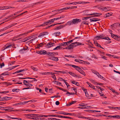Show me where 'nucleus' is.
<instances>
[{
	"label": "nucleus",
	"mask_w": 120,
	"mask_h": 120,
	"mask_svg": "<svg viewBox=\"0 0 120 120\" xmlns=\"http://www.w3.org/2000/svg\"><path fill=\"white\" fill-rule=\"evenodd\" d=\"M44 36V33H42L39 34L38 36V37H42Z\"/></svg>",
	"instance_id": "09e8293b"
},
{
	"label": "nucleus",
	"mask_w": 120,
	"mask_h": 120,
	"mask_svg": "<svg viewBox=\"0 0 120 120\" xmlns=\"http://www.w3.org/2000/svg\"><path fill=\"white\" fill-rule=\"evenodd\" d=\"M12 8H14L11 6H4L3 7H0V10L1 9L4 10L9 9Z\"/></svg>",
	"instance_id": "423d86ee"
},
{
	"label": "nucleus",
	"mask_w": 120,
	"mask_h": 120,
	"mask_svg": "<svg viewBox=\"0 0 120 120\" xmlns=\"http://www.w3.org/2000/svg\"><path fill=\"white\" fill-rule=\"evenodd\" d=\"M87 11H85L84 12V13L86 14V15H93V17H98L99 16L102 15V14L100 13H94L92 14H88L87 12Z\"/></svg>",
	"instance_id": "f03ea898"
},
{
	"label": "nucleus",
	"mask_w": 120,
	"mask_h": 120,
	"mask_svg": "<svg viewBox=\"0 0 120 120\" xmlns=\"http://www.w3.org/2000/svg\"><path fill=\"white\" fill-rule=\"evenodd\" d=\"M84 92H85L86 96L87 97H89V94H88L86 90H84Z\"/></svg>",
	"instance_id": "37998d69"
},
{
	"label": "nucleus",
	"mask_w": 120,
	"mask_h": 120,
	"mask_svg": "<svg viewBox=\"0 0 120 120\" xmlns=\"http://www.w3.org/2000/svg\"><path fill=\"white\" fill-rule=\"evenodd\" d=\"M109 7H105L103 8H102V7H99L98 8V9L100 10H104L105 11H108V8H109Z\"/></svg>",
	"instance_id": "4468645a"
},
{
	"label": "nucleus",
	"mask_w": 120,
	"mask_h": 120,
	"mask_svg": "<svg viewBox=\"0 0 120 120\" xmlns=\"http://www.w3.org/2000/svg\"><path fill=\"white\" fill-rule=\"evenodd\" d=\"M60 45L61 46H66L68 45L67 42H63L62 43H60Z\"/></svg>",
	"instance_id": "f3484780"
},
{
	"label": "nucleus",
	"mask_w": 120,
	"mask_h": 120,
	"mask_svg": "<svg viewBox=\"0 0 120 120\" xmlns=\"http://www.w3.org/2000/svg\"><path fill=\"white\" fill-rule=\"evenodd\" d=\"M10 26V25H9V26H8L6 27H5L4 28L2 29L3 31L6 30V29H7L10 28V27H9Z\"/></svg>",
	"instance_id": "3c124183"
},
{
	"label": "nucleus",
	"mask_w": 120,
	"mask_h": 120,
	"mask_svg": "<svg viewBox=\"0 0 120 120\" xmlns=\"http://www.w3.org/2000/svg\"><path fill=\"white\" fill-rule=\"evenodd\" d=\"M76 102V101H73L72 102H70L68 105V106H70L71 105L75 103Z\"/></svg>",
	"instance_id": "ea45409f"
},
{
	"label": "nucleus",
	"mask_w": 120,
	"mask_h": 120,
	"mask_svg": "<svg viewBox=\"0 0 120 120\" xmlns=\"http://www.w3.org/2000/svg\"><path fill=\"white\" fill-rule=\"evenodd\" d=\"M71 75L77 78L78 77V76L76 75L74 73L71 71H69L68 72Z\"/></svg>",
	"instance_id": "2eb2a0df"
},
{
	"label": "nucleus",
	"mask_w": 120,
	"mask_h": 120,
	"mask_svg": "<svg viewBox=\"0 0 120 120\" xmlns=\"http://www.w3.org/2000/svg\"><path fill=\"white\" fill-rule=\"evenodd\" d=\"M92 111H93V110H85L84 111L86 112H92Z\"/></svg>",
	"instance_id": "680f3d73"
},
{
	"label": "nucleus",
	"mask_w": 120,
	"mask_h": 120,
	"mask_svg": "<svg viewBox=\"0 0 120 120\" xmlns=\"http://www.w3.org/2000/svg\"><path fill=\"white\" fill-rule=\"evenodd\" d=\"M48 120H57L55 118H48Z\"/></svg>",
	"instance_id": "864d4df0"
},
{
	"label": "nucleus",
	"mask_w": 120,
	"mask_h": 120,
	"mask_svg": "<svg viewBox=\"0 0 120 120\" xmlns=\"http://www.w3.org/2000/svg\"><path fill=\"white\" fill-rule=\"evenodd\" d=\"M84 107H79L78 108H79L80 109H90L92 108V107L91 106H87V105H85V106H84Z\"/></svg>",
	"instance_id": "6e6552de"
},
{
	"label": "nucleus",
	"mask_w": 120,
	"mask_h": 120,
	"mask_svg": "<svg viewBox=\"0 0 120 120\" xmlns=\"http://www.w3.org/2000/svg\"><path fill=\"white\" fill-rule=\"evenodd\" d=\"M79 72L81 74H82L84 76H85L86 74L84 71L82 70H80L79 71Z\"/></svg>",
	"instance_id": "473e14b6"
},
{
	"label": "nucleus",
	"mask_w": 120,
	"mask_h": 120,
	"mask_svg": "<svg viewBox=\"0 0 120 120\" xmlns=\"http://www.w3.org/2000/svg\"><path fill=\"white\" fill-rule=\"evenodd\" d=\"M6 108H7V109H5V111H11L12 110H11L12 109V108H10V107H7Z\"/></svg>",
	"instance_id": "7c9ffc66"
},
{
	"label": "nucleus",
	"mask_w": 120,
	"mask_h": 120,
	"mask_svg": "<svg viewBox=\"0 0 120 120\" xmlns=\"http://www.w3.org/2000/svg\"><path fill=\"white\" fill-rule=\"evenodd\" d=\"M23 49H21L19 51V52L21 54H23L25 52L24 51Z\"/></svg>",
	"instance_id": "a18cd8bd"
},
{
	"label": "nucleus",
	"mask_w": 120,
	"mask_h": 120,
	"mask_svg": "<svg viewBox=\"0 0 120 120\" xmlns=\"http://www.w3.org/2000/svg\"><path fill=\"white\" fill-rule=\"evenodd\" d=\"M56 87L58 89H59V90L63 91L64 92H66L67 91V90H65L64 89L62 88H60L59 87Z\"/></svg>",
	"instance_id": "c9c22d12"
},
{
	"label": "nucleus",
	"mask_w": 120,
	"mask_h": 120,
	"mask_svg": "<svg viewBox=\"0 0 120 120\" xmlns=\"http://www.w3.org/2000/svg\"><path fill=\"white\" fill-rule=\"evenodd\" d=\"M64 17V15H62L60 17L57 18H55L53 19H51V20H52L53 21H54L58 19H60Z\"/></svg>",
	"instance_id": "ddd939ff"
},
{
	"label": "nucleus",
	"mask_w": 120,
	"mask_h": 120,
	"mask_svg": "<svg viewBox=\"0 0 120 120\" xmlns=\"http://www.w3.org/2000/svg\"><path fill=\"white\" fill-rule=\"evenodd\" d=\"M58 54L57 52H56V53H55V52H48L47 53V55H48L50 56H55V54Z\"/></svg>",
	"instance_id": "0eeeda50"
},
{
	"label": "nucleus",
	"mask_w": 120,
	"mask_h": 120,
	"mask_svg": "<svg viewBox=\"0 0 120 120\" xmlns=\"http://www.w3.org/2000/svg\"><path fill=\"white\" fill-rule=\"evenodd\" d=\"M112 37L114 38V39H116V38L117 39L118 38V37L115 35H114L113 34H112Z\"/></svg>",
	"instance_id": "e433bc0d"
},
{
	"label": "nucleus",
	"mask_w": 120,
	"mask_h": 120,
	"mask_svg": "<svg viewBox=\"0 0 120 120\" xmlns=\"http://www.w3.org/2000/svg\"><path fill=\"white\" fill-rule=\"evenodd\" d=\"M72 115V113H68L67 112H65V113H64V115H70V116L71 115Z\"/></svg>",
	"instance_id": "0e129e2a"
},
{
	"label": "nucleus",
	"mask_w": 120,
	"mask_h": 120,
	"mask_svg": "<svg viewBox=\"0 0 120 120\" xmlns=\"http://www.w3.org/2000/svg\"><path fill=\"white\" fill-rule=\"evenodd\" d=\"M72 67L75 68L78 71H79L81 70L80 68L79 67L73 65H72Z\"/></svg>",
	"instance_id": "f8f14e48"
},
{
	"label": "nucleus",
	"mask_w": 120,
	"mask_h": 120,
	"mask_svg": "<svg viewBox=\"0 0 120 120\" xmlns=\"http://www.w3.org/2000/svg\"><path fill=\"white\" fill-rule=\"evenodd\" d=\"M43 3V2H37L35 3L34 4V5H35L39 4H41Z\"/></svg>",
	"instance_id": "338daca9"
},
{
	"label": "nucleus",
	"mask_w": 120,
	"mask_h": 120,
	"mask_svg": "<svg viewBox=\"0 0 120 120\" xmlns=\"http://www.w3.org/2000/svg\"><path fill=\"white\" fill-rule=\"evenodd\" d=\"M83 64H89L90 63L89 62L87 61H83Z\"/></svg>",
	"instance_id": "69168bd1"
},
{
	"label": "nucleus",
	"mask_w": 120,
	"mask_h": 120,
	"mask_svg": "<svg viewBox=\"0 0 120 120\" xmlns=\"http://www.w3.org/2000/svg\"><path fill=\"white\" fill-rule=\"evenodd\" d=\"M31 119L33 120H43L42 118H31Z\"/></svg>",
	"instance_id": "c85d7f7f"
},
{
	"label": "nucleus",
	"mask_w": 120,
	"mask_h": 120,
	"mask_svg": "<svg viewBox=\"0 0 120 120\" xmlns=\"http://www.w3.org/2000/svg\"><path fill=\"white\" fill-rule=\"evenodd\" d=\"M74 40L75 39H74L71 40H69V41L67 42L68 45L70 43L72 42L73 41H74Z\"/></svg>",
	"instance_id": "c03bdc74"
},
{
	"label": "nucleus",
	"mask_w": 120,
	"mask_h": 120,
	"mask_svg": "<svg viewBox=\"0 0 120 120\" xmlns=\"http://www.w3.org/2000/svg\"><path fill=\"white\" fill-rule=\"evenodd\" d=\"M45 43H44V42H42V43H41L40 44H39L38 45V46L37 47V48H39L40 47H42L44 45H45Z\"/></svg>",
	"instance_id": "aec40b11"
},
{
	"label": "nucleus",
	"mask_w": 120,
	"mask_h": 120,
	"mask_svg": "<svg viewBox=\"0 0 120 120\" xmlns=\"http://www.w3.org/2000/svg\"><path fill=\"white\" fill-rule=\"evenodd\" d=\"M90 81L93 83H94V84L95 85H97V83L96 82H95V81L93 80V79H91L90 80Z\"/></svg>",
	"instance_id": "4d7b16f0"
},
{
	"label": "nucleus",
	"mask_w": 120,
	"mask_h": 120,
	"mask_svg": "<svg viewBox=\"0 0 120 120\" xmlns=\"http://www.w3.org/2000/svg\"><path fill=\"white\" fill-rule=\"evenodd\" d=\"M20 90L19 89H13L12 90V91L14 92H18Z\"/></svg>",
	"instance_id": "72a5a7b5"
},
{
	"label": "nucleus",
	"mask_w": 120,
	"mask_h": 120,
	"mask_svg": "<svg viewBox=\"0 0 120 120\" xmlns=\"http://www.w3.org/2000/svg\"><path fill=\"white\" fill-rule=\"evenodd\" d=\"M108 107L110 109H115V107H110L109 106H108Z\"/></svg>",
	"instance_id": "774afa93"
},
{
	"label": "nucleus",
	"mask_w": 120,
	"mask_h": 120,
	"mask_svg": "<svg viewBox=\"0 0 120 120\" xmlns=\"http://www.w3.org/2000/svg\"><path fill=\"white\" fill-rule=\"evenodd\" d=\"M112 13L111 12L110 13H108L107 14H106L105 15H106L105 17H109L110 16H111L112 15Z\"/></svg>",
	"instance_id": "4c0bfd02"
},
{
	"label": "nucleus",
	"mask_w": 120,
	"mask_h": 120,
	"mask_svg": "<svg viewBox=\"0 0 120 120\" xmlns=\"http://www.w3.org/2000/svg\"><path fill=\"white\" fill-rule=\"evenodd\" d=\"M37 38V37H36L34 38H33V39H32L31 40H30L28 42H30V43H32V42L35 39H36Z\"/></svg>",
	"instance_id": "58836bf2"
},
{
	"label": "nucleus",
	"mask_w": 120,
	"mask_h": 120,
	"mask_svg": "<svg viewBox=\"0 0 120 120\" xmlns=\"http://www.w3.org/2000/svg\"><path fill=\"white\" fill-rule=\"evenodd\" d=\"M56 113L57 114H62L64 115V113H65V112L64 111H59L58 112H56Z\"/></svg>",
	"instance_id": "c756f323"
},
{
	"label": "nucleus",
	"mask_w": 120,
	"mask_h": 120,
	"mask_svg": "<svg viewBox=\"0 0 120 120\" xmlns=\"http://www.w3.org/2000/svg\"><path fill=\"white\" fill-rule=\"evenodd\" d=\"M55 44L53 43H52L51 42L48 43L47 45H46V47L47 48H49L54 45Z\"/></svg>",
	"instance_id": "39448f33"
},
{
	"label": "nucleus",
	"mask_w": 120,
	"mask_h": 120,
	"mask_svg": "<svg viewBox=\"0 0 120 120\" xmlns=\"http://www.w3.org/2000/svg\"><path fill=\"white\" fill-rule=\"evenodd\" d=\"M90 22H96L99 21L100 19L98 18H95L90 19Z\"/></svg>",
	"instance_id": "1a4fd4ad"
},
{
	"label": "nucleus",
	"mask_w": 120,
	"mask_h": 120,
	"mask_svg": "<svg viewBox=\"0 0 120 120\" xmlns=\"http://www.w3.org/2000/svg\"><path fill=\"white\" fill-rule=\"evenodd\" d=\"M50 59L52 60L57 61L58 60V58L57 57H51Z\"/></svg>",
	"instance_id": "dca6fc26"
},
{
	"label": "nucleus",
	"mask_w": 120,
	"mask_h": 120,
	"mask_svg": "<svg viewBox=\"0 0 120 120\" xmlns=\"http://www.w3.org/2000/svg\"><path fill=\"white\" fill-rule=\"evenodd\" d=\"M19 110V111H26H26H35V110H26V109H22L20 110Z\"/></svg>",
	"instance_id": "a878e982"
},
{
	"label": "nucleus",
	"mask_w": 120,
	"mask_h": 120,
	"mask_svg": "<svg viewBox=\"0 0 120 120\" xmlns=\"http://www.w3.org/2000/svg\"><path fill=\"white\" fill-rule=\"evenodd\" d=\"M58 80H59L60 81H65V80L61 78L60 77V78H59L58 79Z\"/></svg>",
	"instance_id": "052dcab7"
},
{
	"label": "nucleus",
	"mask_w": 120,
	"mask_h": 120,
	"mask_svg": "<svg viewBox=\"0 0 120 120\" xmlns=\"http://www.w3.org/2000/svg\"><path fill=\"white\" fill-rule=\"evenodd\" d=\"M9 92L8 91H4L3 92H0V93L1 94H6L7 93Z\"/></svg>",
	"instance_id": "6e6d98bb"
},
{
	"label": "nucleus",
	"mask_w": 120,
	"mask_h": 120,
	"mask_svg": "<svg viewBox=\"0 0 120 120\" xmlns=\"http://www.w3.org/2000/svg\"><path fill=\"white\" fill-rule=\"evenodd\" d=\"M9 74L7 73V72H5L2 73V74L0 75H8Z\"/></svg>",
	"instance_id": "13d9d810"
},
{
	"label": "nucleus",
	"mask_w": 120,
	"mask_h": 120,
	"mask_svg": "<svg viewBox=\"0 0 120 120\" xmlns=\"http://www.w3.org/2000/svg\"><path fill=\"white\" fill-rule=\"evenodd\" d=\"M71 89L74 90L75 93V94H76L77 92V89L76 88H74V87H72Z\"/></svg>",
	"instance_id": "2f4dec72"
},
{
	"label": "nucleus",
	"mask_w": 120,
	"mask_h": 120,
	"mask_svg": "<svg viewBox=\"0 0 120 120\" xmlns=\"http://www.w3.org/2000/svg\"><path fill=\"white\" fill-rule=\"evenodd\" d=\"M13 45V43H9L8 44H6L5 45V48L4 49H7L8 48H9L11 46H12V45Z\"/></svg>",
	"instance_id": "a211bd4d"
},
{
	"label": "nucleus",
	"mask_w": 120,
	"mask_h": 120,
	"mask_svg": "<svg viewBox=\"0 0 120 120\" xmlns=\"http://www.w3.org/2000/svg\"><path fill=\"white\" fill-rule=\"evenodd\" d=\"M44 22V23H43L42 25H41L39 26H45L46 25H47L48 24L47 22Z\"/></svg>",
	"instance_id": "f704fd0d"
},
{
	"label": "nucleus",
	"mask_w": 120,
	"mask_h": 120,
	"mask_svg": "<svg viewBox=\"0 0 120 120\" xmlns=\"http://www.w3.org/2000/svg\"><path fill=\"white\" fill-rule=\"evenodd\" d=\"M54 82L56 83V84L60 85V84H61V83L59 82L58 81H55Z\"/></svg>",
	"instance_id": "8fccbe9b"
},
{
	"label": "nucleus",
	"mask_w": 120,
	"mask_h": 120,
	"mask_svg": "<svg viewBox=\"0 0 120 120\" xmlns=\"http://www.w3.org/2000/svg\"><path fill=\"white\" fill-rule=\"evenodd\" d=\"M75 61L76 62L82 64H83V62H84L83 60L79 59H75Z\"/></svg>",
	"instance_id": "412c9836"
},
{
	"label": "nucleus",
	"mask_w": 120,
	"mask_h": 120,
	"mask_svg": "<svg viewBox=\"0 0 120 120\" xmlns=\"http://www.w3.org/2000/svg\"><path fill=\"white\" fill-rule=\"evenodd\" d=\"M31 79L32 78H31V77L21 78V77H20L19 78V79Z\"/></svg>",
	"instance_id": "49530a36"
},
{
	"label": "nucleus",
	"mask_w": 120,
	"mask_h": 120,
	"mask_svg": "<svg viewBox=\"0 0 120 120\" xmlns=\"http://www.w3.org/2000/svg\"><path fill=\"white\" fill-rule=\"evenodd\" d=\"M27 70V69H24L21 70H19V72H21L22 71H26Z\"/></svg>",
	"instance_id": "5fc2aeb1"
},
{
	"label": "nucleus",
	"mask_w": 120,
	"mask_h": 120,
	"mask_svg": "<svg viewBox=\"0 0 120 120\" xmlns=\"http://www.w3.org/2000/svg\"><path fill=\"white\" fill-rule=\"evenodd\" d=\"M41 74H44L45 75H53V74H55V73H53L52 72H43L42 73H41Z\"/></svg>",
	"instance_id": "9d476101"
},
{
	"label": "nucleus",
	"mask_w": 120,
	"mask_h": 120,
	"mask_svg": "<svg viewBox=\"0 0 120 120\" xmlns=\"http://www.w3.org/2000/svg\"><path fill=\"white\" fill-rule=\"evenodd\" d=\"M69 9V8H68V7H67L66 8H63L61 9H60V10L59 11H60V10H67V9Z\"/></svg>",
	"instance_id": "79ce46f5"
},
{
	"label": "nucleus",
	"mask_w": 120,
	"mask_h": 120,
	"mask_svg": "<svg viewBox=\"0 0 120 120\" xmlns=\"http://www.w3.org/2000/svg\"><path fill=\"white\" fill-rule=\"evenodd\" d=\"M54 22V21H53L52 20H51V19L48 21L47 22V23L49 24H51L52 23Z\"/></svg>",
	"instance_id": "de8ad7c7"
},
{
	"label": "nucleus",
	"mask_w": 120,
	"mask_h": 120,
	"mask_svg": "<svg viewBox=\"0 0 120 120\" xmlns=\"http://www.w3.org/2000/svg\"><path fill=\"white\" fill-rule=\"evenodd\" d=\"M39 117H48V116L45 115H39Z\"/></svg>",
	"instance_id": "603ef678"
},
{
	"label": "nucleus",
	"mask_w": 120,
	"mask_h": 120,
	"mask_svg": "<svg viewBox=\"0 0 120 120\" xmlns=\"http://www.w3.org/2000/svg\"><path fill=\"white\" fill-rule=\"evenodd\" d=\"M109 117H113L114 118L119 119H120V116L116 115L115 116H108Z\"/></svg>",
	"instance_id": "9b49d317"
},
{
	"label": "nucleus",
	"mask_w": 120,
	"mask_h": 120,
	"mask_svg": "<svg viewBox=\"0 0 120 120\" xmlns=\"http://www.w3.org/2000/svg\"><path fill=\"white\" fill-rule=\"evenodd\" d=\"M64 82L66 84L67 87L68 88V86H70L68 84L67 82H66L65 80V81H64Z\"/></svg>",
	"instance_id": "e2e57ef3"
},
{
	"label": "nucleus",
	"mask_w": 120,
	"mask_h": 120,
	"mask_svg": "<svg viewBox=\"0 0 120 120\" xmlns=\"http://www.w3.org/2000/svg\"><path fill=\"white\" fill-rule=\"evenodd\" d=\"M64 26V25H62L60 26H57L56 28H55V29H54V30H59L61 28H63V27Z\"/></svg>",
	"instance_id": "6ab92c4d"
},
{
	"label": "nucleus",
	"mask_w": 120,
	"mask_h": 120,
	"mask_svg": "<svg viewBox=\"0 0 120 120\" xmlns=\"http://www.w3.org/2000/svg\"><path fill=\"white\" fill-rule=\"evenodd\" d=\"M34 30V29H32L31 30H29L25 33H23L22 34H20L18 35L17 36V37H21L22 36H23L24 35H26L27 34H28L29 33L32 32Z\"/></svg>",
	"instance_id": "7ed1b4c3"
},
{
	"label": "nucleus",
	"mask_w": 120,
	"mask_h": 120,
	"mask_svg": "<svg viewBox=\"0 0 120 120\" xmlns=\"http://www.w3.org/2000/svg\"><path fill=\"white\" fill-rule=\"evenodd\" d=\"M104 35H102V38H101V39H104L106 40H110V39L108 37H104Z\"/></svg>",
	"instance_id": "bb28decb"
},
{
	"label": "nucleus",
	"mask_w": 120,
	"mask_h": 120,
	"mask_svg": "<svg viewBox=\"0 0 120 120\" xmlns=\"http://www.w3.org/2000/svg\"><path fill=\"white\" fill-rule=\"evenodd\" d=\"M41 54H47L46 51H41L40 52Z\"/></svg>",
	"instance_id": "a19ab883"
},
{
	"label": "nucleus",
	"mask_w": 120,
	"mask_h": 120,
	"mask_svg": "<svg viewBox=\"0 0 120 120\" xmlns=\"http://www.w3.org/2000/svg\"><path fill=\"white\" fill-rule=\"evenodd\" d=\"M62 47L61 46H60V45L59 46H57L56 48H54V49H53V50H58L59 49H62Z\"/></svg>",
	"instance_id": "cd10ccee"
},
{
	"label": "nucleus",
	"mask_w": 120,
	"mask_h": 120,
	"mask_svg": "<svg viewBox=\"0 0 120 120\" xmlns=\"http://www.w3.org/2000/svg\"><path fill=\"white\" fill-rule=\"evenodd\" d=\"M30 37H27L25 39H23V40H24V41H23V42H25L26 41L28 40L29 39H30V38H29Z\"/></svg>",
	"instance_id": "bf43d9fd"
},
{
	"label": "nucleus",
	"mask_w": 120,
	"mask_h": 120,
	"mask_svg": "<svg viewBox=\"0 0 120 120\" xmlns=\"http://www.w3.org/2000/svg\"><path fill=\"white\" fill-rule=\"evenodd\" d=\"M58 117L59 118H65L70 119H72L71 117H70L67 116H63L61 115H59V116H58Z\"/></svg>",
	"instance_id": "b1692460"
},
{
	"label": "nucleus",
	"mask_w": 120,
	"mask_h": 120,
	"mask_svg": "<svg viewBox=\"0 0 120 120\" xmlns=\"http://www.w3.org/2000/svg\"><path fill=\"white\" fill-rule=\"evenodd\" d=\"M102 35H100L98 36H97L94 38V39L96 40H99L100 39H101V38H102Z\"/></svg>",
	"instance_id": "393cba45"
},
{
	"label": "nucleus",
	"mask_w": 120,
	"mask_h": 120,
	"mask_svg": "<svg viewBox=\"0 0 120 120\" xmlns=\"http://www.w3.org/2000/svg\"><path fill=\"white\" fill-rule=\"evenodd\" d=\"M73 24H75L78 22H81V20L79 19H73L72 21Z\"/></svg>",
	"instance_id": "20e7f679"
},
{
	"label": "nucleus",
	"mask_w": 120,
	"mask_h": 120,
	"mask_svg": "<svg viewBox=\"0 0 120 120\" xmlns=\"http://www.w3.org/2000/svg\"><path fill=\"white\" fill-rule=\"evenodd\" d=\"M60 33L59 32H58L54 33L53 34V35L55 36L56 37L59 36L60 34Z\"/></svg>",
	"instance_id": "5701e85b"
},
{
	"label": "nucleus",
	"mask_w": 120,
	"mask_h": 120,
	"mask_svg": "<svg viewBox=\"0 0 120 120\" xmlns=\"http://www.w3.org/2000/svg\"><path fill=\"white\" fill-rule=\"evenodd\" d=\"M84 44L82 43L75 42L72 43L68 46L69 49V50L71 49H72L73 48L77 47V46L81 45H83Z\"/></svg>",
	"instance_id": "f257e3e1"
},
{
	"label": "nucleus",
	"mask_w": 120,
	"mask_h": 120,
	"mask_svg": "<svg viewBox=\"0 0 120 120\" xmlns=\"http://www.w3.org/2000/svg\"><path fill=\"white\" fill-rule=\"evenodd\" d=\"M73 24V23H72V21H69L66 24L64 25V26H65L66 25H72Z\"/></svg>",
	"instance_id": "4be33fe9"
}]
</instances>
